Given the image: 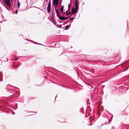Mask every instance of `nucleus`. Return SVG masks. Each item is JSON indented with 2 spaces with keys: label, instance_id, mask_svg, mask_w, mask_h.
<instances>
[{
  "label": "nucleus",
  "instance_id": "nucleus-1",
  "mask_svg": "<svg viewBox=\"0 0 129 129\" xmlns=\"http://www.w3.org/2000/svg\"><path fill=\"white\" fill-rule=\"evenodd\" d=\"M51 4L50 2H49L47 7V11L48 14H49L50 12Z\"/></svg>",
  "mask_w": 129,
  "mask_h": 129
},
{
  "label": "nucleus",
  "instance_id": "nucleus-2",
  "mask_svg": "<svg viewBox=\"0 0 129 129\" xmlns=\"http://www.w3.org/2000/svg\"><path fill=\"white\" fill-rule=\"evenodd\" d=\"M58 18L59 19L62 20H64L68 19V18L67 17H62L60 16H59L58 17Z\"/></svg>",
  "mask_w": 129,
  "mask_h": 129
},
{
  "label": "nucleus",
  "instance_id": "nucleus-3",
  "mask_svg": "<svg viewBox=\"0 0 129 129\" xmlns=\"http://www.w3.org/2000/svg\"><path fill=\"white\" fill-rule=\"evenodd\" d=\"M59 0H54L53 3L54 5L57 6L58 4Z\"/></svg>",
  "mask_w": 129,
  "mask_h": 129
},
{
  "label": "nucleus",
  "instance_id": "nucleus-4",
  "mask_svg": "<svg viewBox=\"0 0 129 129\" xmlns=\"http://www.w3.org/2000/svg\"><path fill=\"white\" fill-rule=\"evenodd\" d=\"M4 0L5 1H4V2H5L9 7H10L11 5V4H10V3L8 2L7 0Z\"/></svg>",
  "mask_w": 129,
  "mask_h": 129
},
{
  "label": "nucleus",
  "instance_id": "nucleus-5",
  "mask_svg": "<svg viewBox=\"0 0 129 129\" xmlns=\"http://www.w3.org/2000/svg\"><path fill=\"white\" fill-rule=\"evenodd\" d=\"M75 13H76V11H75V10L74 8H72V14H73Z\"/></svg>",
  "mask_w": 129,
  "mask_h": 129
},
{
  "label": "nucleus",
  "instance_id": "nucleus-6",
  "mask_svg": "<svg viewBox=\"0 0 129 129\" xmlns=\"http://www.w3.org/2000/svg\"><path fill=\"white\" fill-rule=\"evenodd\" d=\"M75 11H76V12H77V11L78 10V5H75Z\"/></svg>",
  "mask_w": 129,
  "mask_h": 129
},
{
  "label": "nucleus",
  "instance_id": "nucleus-7",
  "mask_svg": "<svg viewBox=\"0 0 129 129\" xmlns=\"http://www.w3.org/2000/svg\"><path fill=\"white\" fill-rule=\"evenodd\" d=\"M70 24L69 25H67L66 26L65 29L66 30H68L69 28L70 27Z\"/></svg>",
  "mask_w": 129,
  "mask_h": 129
},
{
  "label": "nucleus",
  "instance_id": "nucleus-8",
  "mask_svg": "<svg viewBox=\"0 0 129 129\" xmlns=\"http://www.w3.org/2000/svg\"><path fill=\"white\" fill-rule=\"evenodd\" d=\"M56 12V15L57 16H58L59 14V13L58 10L57 9V10H55Z\"/></svg>",
  "mask_w": 129,
  "mask_h": 129
},
{
  "label": "nucleus",
  "instance_id": "nucleus-9",
  "mask_svg": "<svg viewBox=\"0 0 129 129\" xmlns=\"http://www.w3.org/2000/svg\"><path fill=\"white\" fill-rule=\"evenodd\" d=\"M2 77H3V75L1 72H0V81H2V79H1V78Z\"/></svg>",
  "mask_w": 129,
  "mask_h": 129
},
{
  "label": "nucleus",
  "instance_id": "nucleus-10",
  "mask_svg": "<svg viewBox=\"0 0 129 129\" xmlns=\"http://www.w3.org/2000/svg\"><path fill=\"white\" fill-rule=\"evenodd\" d=\"M63 8H64V6H62L60 9V11L61 12H62L63 11Z\"/></svg>",
  "mask_w": 129,
  "mask_h": 129
},
{
  "label": "nucleus",
  "instance_id": "nucleus-11",
  "mask_svg": "<svg viewBox=\"0 0 129 129\" xmlns=\"http://www.w3.org/2000/svg\"><path fill=\"white\" fill-rule=\"evenodd\" d=\"M20 4L19 2L18 1L17 3V6H18V8H19L20 7Z\"/></svg>",
  "mask_w": 129,
  "mask_h": 129
},
{
  "label": "nucleus",
  "instance_id": "nucleus-12",
  "mask_svg": "<svg viewBox=\"0 0 129 129\" xmlns=\"http://www.w3.org/2000/svg\"><path fill=\"white\" fill-rule=\"evenodd\" d=\"M75 5H78V0H76V2H75Z\"/></svg>",
  "mask_w": 129,
  "mask_h": 129
},
{
  "label": "nucleus",
  "instance_id": "nucleus-13",
  "mask_svg": "<svg viewBox=\"0 0 129 129\" xmlns=\"http://www.w3.org/2000/svg\"><path fill=\"white\" fill-rule=\"evenodd\" d=\"M70 12H68L66 14V15H70Z\"/></svg>",
  "mask_w": 129,
  "mask_h": 129
},
{
  "label": "nucleus",
  "instance_id": "nucleus-14",
  "mask_svg": "<svg viewBox=\"0 0 129 129\" xmlns=\"http://www.w3.org/2000/svg\"><path fill=\"white\" fill-rule=\"evenodd\" d=\"M33 43H35V44H39V45H42V44H39V43H37L35 42H34L33 41Z\"/></svg>",
  "mask_w": 129,
  "mask_h": 129
},
{
  "label": "nucleus",
  "instance_id": "nucleus-15",
  "mask_svg": "<svg viewBox=\"0 0 129 129\" xmlns=\"http://www.w3.org/2000/svg\"><path fill=\"white\" fill-rule=\"evenodd\" d=\"M61 25H57V26L59 28H60L61 27Z\"/></svg>",
  "mask_w": 129,
  "mask_h": 129
},
{
  "label": "nucleus",
  "instance_id": "nucleus-16",
  "mask_svg": "<svg viewBox=\"0 0 129 129\" xmlns=\"http://www.w3.org/2000/svg\"><path fill=\"white\" fill-rule=\"evenodd\" d=\"M18 10H16L15 11V13L16 14H17L18 13Z\"/></svg>",
  "mask_w": 129,
  "mask_h": 129
},
{
  "label": "nucleus",
  "instance_id": "nucleus-17",
  "mask_svg": "<svg viewBox=\"0 0 129 129\" xmlns=\"http://www.w3.org/2000/svg\"><path fill=\"white\" fill-rule=\"evenodd\" d=\"M73 19V18H71L69 19V20H72Z\"/></svg>",
  "mask_w": 129,
  "mask_h": 129
},
{
  "label": "nucleus",
  "instance_id": "nucleus-18",
  "mask_svg": "<svg viewBox=\"0 0 129 129\" xmlns=\"http://www.w3.org/2000/svg\"><path fill=\"white\" fill-rule=\"evenodd\" d=\"M5 59H6L7 60H5V61H8V59H7V58H5Z\"/></svg>",
  "mask_w": 129,
  "mask_h": 129
},
{
  "label": "nucleus",
  "instance_id": "nucleus-19",
  "mask_svg": "<svg viewBox=\"0 0 129 129\" xmlns=\"http://www.w3.org/2000/svg\"><path fill=\"white\" fill-rule=\"evenodd\" d=\"M11 0H7V1L8 2H9V3H10V1H11Z\"/></svg>",
  "mask_w": 129,
  "mask_h": 129
},
{
  "label": "nucleus",
  "instance_id": "nucleus-20",
  "mask_svg": "<svg viewBox=\"0 0 129 129\" xmlns=\"http://www.w3.org/2000/svg\"><path fill=\"white\" fill-rule=\"evenodd\" d=\"M61 2H60V4H59L60 6L61 5Z\"/></svg>",
  "mask_w": 129,
  "mask_h": 129
},
{
  "label": "nucleus",
  "instance_id": "nucleus-21",
  "mask_svg": "<svg viewBox=\"0 0 129 129\" xmlns=\"http://www.w3.org/2000/svg\"><path fill=\"white\" fill-rule=\"evenodd\" d=\"M7 9L8 10L10 11L9 9L8 8H7Z\"/></svg>",
  "mask_w": 129,
  "mask_h": 129
},
{
  "label": "nucleus",
  "instance_id": "nucleus-22",
  "mask_svg": "<svg viewBox=\"0 0 129 129\" xmlns=\"http://www.w3.org/2000/svg\"><path fill=\"white\" fill-rule=\"evenodd\" d=\"M113 117V115H112V118H111V119H112Z\"/></svg>",
  "mask_w": 129,
  "mask_h": 129
},
{
  "label": "nucleus",
  "instance_id": "nucleus-23",
  "mask_svg": "<svg viewBox=\"0 0 129 129\" xmlns=\"http://www.w3.org/2000/svg\"><path fill=\"white\" fill-rule=\"evenodd\" d=\"M128 21H127V26H128Z\"/></svg>",
  "mask_w": 129,
  "mask_h": 129
},
{
  "label": "nucleus",
  "instance_id": "nucleus-24",
  "mask_svg": "<svg viewBox=\"0 0 129 129\" xmlns=\"http://www.w3.org/2000/svg\"><path fill=\"white\" fill-rule=\"evenodd\" d=\"M56 96H56V97H55V100L56 98Z\"/></svg>",
  "mask_w": 129,
  "mask_h": 129
},
{
  "label": "nucleus",
  "instance_id": "nucleus-25",
  "mask_svg": "<svg viewBox=\"0 0 129 129\" xmlns=\"http://www.w3.org/2000/svg\"><path fill=\"white\" fill-rule=\"evenodd\" d=\"M33 112V113H35V112Z\"/></svg>",
  "mask_w": 129,
  "mask_h": 129
},
{
  "label": "nucleus",
  "instance_id": "nucleus-26",
  "mask_svg": "<svg viewBox=\"0 0 129 129\" xmlns=\"http://www.w3.org/2000/svg\"><path fill=\"white\" fill-rule=\"evenodd\" d=\"M12 114H15V113H13Z\"/></svg>",
  "mask_w": 129,
  "mask_h": 129
},
{
  "label": "nucleus",
  "instance_id": "nucleus-27",
  "mask_svg": "<svg viewBox=\"0 0 129 129\" xmlns=\"http://www.w3.org/2000/svg\"><path fill=\"white\" fill-rule=\"evenodd\" d=\"M67 11H67H67H66V13H67Z\"/></svg>",
  "mask_w": 129,
  "mask_h": 129
},
{
  "label": "nucleus",
  "instance_id": "nucleus-28",
  "mask_svg": "<svg viewBox=\"0 0 129 129\" xmlns=\"http://www.w3.org/2000/svg\"><path fill=\"white\" fill-rule=\"evenodd\" d=\"M13 14H14L15 13L14 12H13Z\"/></svg>",
  "mask_w": 129,
  "mask_h": 129
},
{
  "label": "nucleus",
  "instance_id": "nucleus-29",
  "mask_svg": "<svg viewBox=\"0 0 129 129\" xmlns=\"http://www.w3.org/2000/svg\"><path fill=\"white\" fill-rule=\"evenodd\" d=\"M69 5L68 6V9L69 8Z\"/></svg>",
  "mask_w": 129,
  "mask_h": 129
},
{
  "label": "nucleus",
  "instance_id": "nucleus-30",
  "mask_svg": "<svg viewBox=\"0 0 129 129\" xmlns=\"http://www.w3.org/2000/svg\"><path fill=\"white\" fill-rule=\"evenodd\" d=\"M36 7V8H37V7Z\"/></svg>",
  "mask_w": 129,
  "mask_h": 129
},
{
  "label": "nucleus",
  "instance_id": "nucleus-31",
  "mask_svg": "<svg viewBox=\"0 0 129 129\" xmlns=\"http://www.w3.org/2000/svg\"><path fill=\"white\" fill-rule=\"evenodd\" d=\"M91 120H90V122H91Z\"/></svg>",
  "mask_w": 129,
  "mask_h": 129
},
{
  "label": "nucleus",
  "instance_id": "nucleus-32",
  "mask_svg": "<svg viewBox=\"0 0 129 129\" xmlns=\"http://www.w3.org/2000/svg\"><path fill=\"white\" fill-rule=\"evenodd\" d=\"M17 106V105H16V106Z\"/></svg>",
  "mask_w": 129,
  "mask_h": 129
},
{
  "label": "nucleus",
  "instance_id": "nucleus-33",
  "mask_svg": "<svg viewBox=\"0 0 129 129\" xmlns=\"http://www.w3.org/2000/svg\"><path fill=\"white\" fill-rule=\"evenodd\" d=\"M113 129H114V128H113Z\"/></svg>",
  "mask_w": 129,
  "mask_h": 129
}]
</instances>
